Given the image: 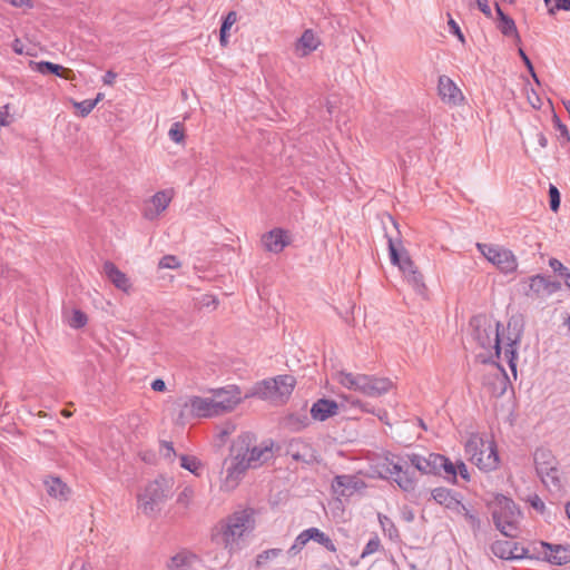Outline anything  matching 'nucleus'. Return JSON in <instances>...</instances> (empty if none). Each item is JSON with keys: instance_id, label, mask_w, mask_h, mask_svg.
<instances>
[{"instance_id": "1", "label": "nucleus", "mask_w": 570, "mask_h": 570, "mask_svg": "<svg viewBox=\"0 0 570 570\" xmlns=\"http://www.w3.org/2000/svg\"><path fill=\"white\" fill-rule=\"evenodd\" d=\"M281 446L272 439L263 440L257 444V436L253 432H243L230 443L229 454L224 460L225 478L223 487L234 490L249 469H258L273 461Z\"/></svg>"}, {"instance_id": "2", "label": "nucleus", "mask_w": 570, "mask_h": 570, "mask_svg": "<svg viewBox=\"0 0 570 570\" xmlns=\"http://www.w3.org/2000/svg\"><path fill=\"white\" fill-rule=\"evenodd\" d=\"M254 525L253 509L235 511L219 520L212 529V541L232 552L239 548V540L246 532H250Z\"/></svg>"}, {"instance_id": "3", "label": "nucleus", "mask_w": 570, "mask_h": 570, "mask_svg": "<svg viewBox=\"0 0 570 570\" xmlns=\"http://www.w3.org/2000/svg\"><path fill=\"white\" fill-rule=\"evenodd\" d=\"M470 326L478 345L483 350L493 351L489 356L500 360L502 353L500 328L502 324L485 314H478L471 317Z\"/></svg>"}, {"instance_id": "4", "label": "nucleus", "mask_w": 570, "mask_h": 570, "mask_svg": "<svg viewBox=\"0 0 570 570\" xmlns=\"http://www.w3.org/2000/svg\"><path fill=\"white\" fill-rule=\"evenodd\" d=\"M492 519L495 528L508 538H517L520 530L522 512L515 502L503 494L494 498Z\"/></svg>"}, {"instance_id": "5", "label": "nucleus", "mask_w": 570, "mask_h": 570, "mask_svg": "<svg viewBox=\"0 0 570 570\" xmlns=\"http://www.w3.org/2000/svg\"><path fill=\"white\" fill-rule=\"evenodd\" d=\"M386 238L391 263L400 268L416 293L424 294L426 291L424 277L415 267L407 250L403 247L402 240L397 239L396 243L395 239L389 235H386Z\"/></svg>"}, {"instance_id": "6", "label": "nucleus", "mask_w": 570, "mask_h": 570, "mask_svg": "<svg viewBox=\"0 0 570 570\" xmlns=\"http://www.w3.org/2000/svg\"><path fill=\"white\" fill-rule=\"evenodd\" d=\"M174 480L164 475L157 476L149 482L144 493L138 494L139 508L146 515L158 513L161 505L170 498L173 492Z\"/></svg>"}, {"instance_id": "7", "label": "nucleus", "mask_w": 570, "mask_h": 570, "mask_svg": "<svg viewBox=\"0 0 570 570\" xmlns=\"http://www.w3.org/2000/svg\"><path fill=\"white\" fill-rule=\"evenodd\" d=\"M465 453L470 460L482 471H493L499 466V454L494 442L482 439H470L465 443Z\"/></svg>"}, {"instance_id": "8", "label": "nucleus", "mask_w": 570, "mask_h": 570, "mask_svg": "<svg viewBox=\"0 0 570 570\" xmlns=\"http://www.w3.org/2000/svg\"><path fill=\"white\" fill-rule=\"evenodd\" d=\"M478 248L502 273L509 274L517 271L518 263L512 250L485 244H478Z\"/></svg>"}, {"instance_id": "9", "label": "nucleus", "mask_w": 570, "mask_h": 570, "mask_svg": "<svg viewBox=\"0 0 570 570\" xmlns=\"http://www.w3.org/2000/svg\"><path fill=\"white\" fill-rule=\"evenodd\" d=\"M476 358L482 364H492L497 366L499 373L484 377L483 384L488 387L492 395L497 397L502 396L505 393L509 384V377L504 367L498 362L499 360H494L492 356L479 354Z\"/></svg>"}, {"instance_id": "10", "label": "nucleus", "mask_w": 570, "mask_h": 570, "mask_svg": "<svg viewBox=\"0 0 570 570\" xmlns=\"http://www.w3.org/2000/svg\"><path fill=\"white\" fill-rule=\"evenodd\" d=\"M214 406L218 415L233 411L242 401V392L236 385L213 390Z\"/></svg>"}, {"instance_id": "11", "label": "nucleus", "mask_w": 570, "mask_h": 570, "mask_svg": "<svg viewBox=\"0 0 570 570\" xmlns=\"http://www.w3.org/2000/svg\"><path fill=\"white\" fill-rule=\"evenodd\" d=\"M286 454L296 462H303L307 465L318 464L321 462L320 454L314 446L302 440L292 439L286 449Z\"/></svg>"}, {"instance_id": "12", "label": "nucleus", "mask_w": 570, "mask_h": 570, "mask_svg": "<svg viewBox=\"0 0 570 570\" xmlns=\"http://www.w3.org/2000/svg\"><path fill=\"white\" fill-rule=\"evenodd\" d=\"M533 462L538 476L544 485H548L544 473H548V471H553L552 473L556 472V468L559 465L556 455L550 449L538 448L533 453Z\"/></svg>"}, {"instance_id": "13", "label": "nucleus", "mask_w": 570, "mask_h": 570, "mask_svg": "<svg viewBox=\"0 0 570 570\" xmlns=\"http://www.w3.org/2000/svg\"><path fill=\"white\" fill-rule=\"evenodd\" d=\"M543 559L556 566H563L570 562V546L553 544L544 541L539 542Z\"/></svg>"}, {"instance_id": "14", "label": "nucleus", "mask_w": 570, "mask_h": 570, "mask_svg": "<svg viewBox=\"0 0 570 570\" xmlns=\"http://www.w3.org/2000/svg\"><path fill=\"white\" fill-rule=\"evenodd\" d=\"M438 94L441 100L449 105L458 106L464 100V96L460 88L445 75L439 77Z\"/></svg>"}, {"instance_id": "15", "label": "nucleus", "mask_w": 570, "mask_h": 570, "mask_svg": "<svg viewBox=\"0 0 570 570\" xmlns=\"http://www.w3.org/2000/svg\"><path fill=\"white\" fill-rule=\"evenodd\" d=\"M262 243L266 250L278 254L291 244V236L288 230L276 227L262 236Z\"/></svg>"}, {"instance_id": "16", "label": "nucleus", "mask_w": 570, "mask_h": 570, "mask_svg": "<svg viewBox=\"0 0 570 570\" xmlns=\"http://www.w3.org/2000/svg\"><path fill=\"white\" fill-rule=\"evenodd\" d=\"M438 456L439 453H429L428 456L417 453H405V461L421 474L435 475Z\"/></svg>"}, {"instance_id": "17", "label": "nucleus", "mask_w": 570, "mask_h": 570, "mask_svg": "<svg viewBox=\"0 0 570 570\" xmlns=\"http://www.w3.org/2000/svg\"><path fill=\"white\" fill-rule=\"evenodd\" d=\"M102 273L116 288L125 293L130 292L132 285L129 277L115 263L106 261L102 265Z\"/></svg>"}, {"instance_id": "18", "label": "nucleus", "mask_w": 570, "mask_h": 570, "mask_svg": "<svg viewBox=\"0 0 570 570\" xmlns=\"http://www.w3.org/2000/svg\"><path fill=\"white\" fill-rule=\"evenodd\" d=\"M524 330L523 318L521 315H512L508 323L505 332L501 333V344L520 345Z\"/></svg>"}, {"instance_id": "19", "label": "nucleus", "mask_w": 570, "mask_h": 570, "mask_svg": "<svg viewBox=\"0 0 570 570\" xmlns=\"http://www.w3.org/2000/svg\"><path fill=\"white\" fill-rule=\"evenodd\" d=\"M184 406H189L191 415L196 417L219 416L212 397L191 396Z\"/></svg>"}, {"instance_id": "20", "label": "nucleus", "mask_w": 570, "mask_h": 570, "mask_svg": "<svg viewBox=\"0 0 570 570\" xmlns=\"http://www.w3.org/2000/svg\"><path fill=\"white\" fill-rule=\"evenodd\" d=\"M392 387L393 383L390 379L367 375V380L361 384L360 392L367 396L376 397L386 394Z\"/></svg>"}, {"instance_id": "21", "label": "nucleus", "mask_w": 570, "mask_h": 570, "mask_svg": "<svg viewBox=\"0 0 570 570\" xmlns=\"http://www.w3.org/2000/svg\"><path fill=\"white\" fill-rule=\"evenodd\" d=\"M29 66L32 70L41 73V75H55L57 77L72 80L75 79V72L73 70L69 68H65L61 65H57L50 61H33L31 60L29 62Z\"/></svg>"}, {"instance_id": "22", "label": "nucleus", "mask_w": 570, "mask_h": 570, "mask_svg": "<svg viewBox=\"0 0 570 570\" xmlns=\"http://www.w3.org/2000/svg\"><path fill=\"white\" fill-rule=\"evenodd\" d=\"M338 412V404L334 400L318 399L313 403L309 413L311 417L315 421H326L327 419L336 415Z\"/></svg>"}, {"instance_id": "23", "label": "nucleus", "mask_w": 570, "mask_h": 570, "mask_svg": "<svg viewBox=\"0 0 570 570\" xmlns=\"http://www.w3.org/2000/svg\"><path fill=\"white\" fill-rule=\"evenodd\" d=\"M494 9L498 16V29L505 37H513L517 45L521 43V37L517 29L514 20L503 12L498 2L494 3Z\"/></svg>"}, {"instance_id": "24", "label": "nucleus", "mask_w": 570, "mask_h": 570, "mask_svg": "<svg viewBox=\"0 0 570 570\" xmlns=\"http://www.w3.org/2000/svg\"><path fill=\"white\" fill-rule=\"evenodd\" d=\"M321 45L320 38L312 29H306L295 42V52L299 57H306L315 51Z\"/></svg>"}, {"instance_id": "25", "label": "nucleus", "mask_w": 570, "mask_h": 570, "mask_svg": "<svg viewBox=\"0 0 570 570\" xmlns=\"http://www.w3.org/2000/svg\"><path fill=\"white\" fill-rule=\"evenodd\" d=\"M431 495L438 504L451 511L459 507V501L461 499V494L459 492L444 487L433 489L431 491Z\"/></svg>"}, {"instance_id": "26", "label": "nucleus", "mask_w": 570, "mask_h": 570, "mask_svg": "<svg viewBox=\"0 0 570 570\" xmlns=\"http://www.w3.org/2000/svg\"><path fill=\"white\" fill-rule=\"evenodd\" d=\"M296 384L293 375L284 374L273 379V387L276 392V402H285L292 394Z\"/></svg>"}, {"instance_id": "27", "label": "nucleus", "mask_w": 570, "mask_h": 570, "mask_svg": "<svg viewBox=\"0 0 570 570\" xmlns=\"http://www.w3.org/2000/svg\"><path fill=\"white\" fill-rule=\"evenodd\" d=\"M332 489L341 497H350L357 489V479L354 475H336L332 481Z\"/></svg>"}, {"instance_id": "28", "label": "nucleus", "mask_w": 570, "mask_h": 570, "mask_svg": "<svg viewBox=\"0 0 570 570\" xmlns=\"http://www.w3.org/2000/svg\"><path fill=\"white\" fill-rule=\"evenodd\" d=\"M48 494L55 499L68 500L70 488L58 476H48L45 481Z\"/></svg>"}, {"instance_id": "29", "label": "nucleus", "mask_w": 570, "mask_h": 570, "mask_svg": "<svg viewBox=\"0 0 570 570\" xmlns=\"http://www.w3.org/2000/svg\"><path fill=\"white\" fill-rule=\"evenodd\" d=\"M283 424L293 432H299L311 424V417L305 409L299 412H293L284 416Z\"/></svg>"}, {"instance_id": "30", "label": "nucleus", "mask_w": 570, "mask_h": 570, "mask_svg": "<svg viewBox=\"0 0 570 570\" xmlns=\"http://www.w3.org/2000/svg\"><path fill=\"white\" fill-rule=\"evenodd\" d=\"M416 470L411 464H406L403 468V472L399 476H394V482L404 492H414L417 487Z\"/></svg>"}, {"instance_id": "31", "label": "nucleus", "mask_w": 570, "mask_h": 570, "mask_svg": "<svg viewBox=\"0 0 570 570\" xmlns=\"http://www.w3.org/2000/svg\"><path fill=\"white\" fill-rule=\"evenodd\" d=\"M436 476H442L453 484L456 483V465L445 455L440 454L438 456Z\"/></svg>"}, {"instance_id": "32", "label": "nucleus", "mask_w": 570, "mask_h": 570, "mask_svg": "<svg viewBox=\"0 0 570 570\" xmlns=\"http://www.w3.org/2000/svg\"><path fill=\"white\" fill-rule=\"evenodd\" d=\"M547 277L540 274L528 278V288L524 295L531 298H541L546 295Z\"/></svg>"}, {"instance_id": "33", "label": "nucleus", "mask_w": 570, "mask_h": 570, "mask_svg": "<svg viewBox=\"0 0 570 570\" xmlns=\"http://www.w3.org/2000/svg\"><path fill=\"white\" fill-rule=\"evenodd\" d=\"M338 382L348 390L361 391V384L367 380L366 374H353L350 372H340Z\"/></svg>"}, {"instance_id": "34", "label": "nucleus", "mask_w": 570, "mask_h": 570, "mask_svg": "<svg viewBox=\"0 0 570 570\" xmlns=\"http://www.w3.org/2000/svg\"><path fill=\"white\" fill-rule=\"evenodd\" d=\"M338 382L348 390L361 391V384L367 380L366 374H353L350 372H340Z\"/></svg>"}, {"instance_id": "35", "label": "nucleus", "mask_w": 570, "mask_h": 570, "mask_svg": "<svg viewBox=\"0 0 570 570\" xmlns=\"http://www.w3.org/2000/svg\"><path fill=\"white\" fill-rule=\"evenodd\" d=\"M170 200H171V196L168 194V190L157 191L151 197V203L156 210L154 214H149L148 212H145V216L149 219H153L155 216H157L158 214H160L168 207Z\"/></svg>"}, {"instance_id": "36", "label": "nucleus", "mask_w": 570, "mask_h": 570, "mask_svg": "<svg viewBox=\"0 0 570 570\" xmlns=\"http://www.w3.org/2000/svg\"><path fill=\"white\" fill-rule=\"evenodd\" d=\"M196 558L195 554L179 552L171 557L167 563L168 570H189L191 561Z\"/></svg>"}, {"instance_id": "37", "label": "nucleus", "mask_w": 570, "mask_h": 570, "mask_svg": "<svg viewBox=\"0 0 570 570\" xmlns=\"http://www.w3.org/2000/svg\"><path fill=\"white\" fill-rule=\"evenodd\" d=\"M377 518L384 534L393 542L401 541L400 532L392 519L382 513H379Z\"/></svg>"}, {"instance_id": "38", "label": "nucleus", "mask_w": 570, "mask_h": 570, "mask_svg": "<svg viewBox=\"0 0 570 570\" xmlns=\"http://www.w3.org/2000/svg\"><path fill=\"white\" fill-rule=\"evenodd\" d=\"M253 394L259 396L261 399L276 402V392L273 387V379L258 382L254 387Z\"/></svg>"}, {"instance_id": "39", "label": "nucleus", "mask_w": 570, "mask_h": 570, "mask_svg": "<svg viewBox=\"0 0 570 570\" xmlns=\"http://www.w3.org/2000/svg\"><path fill=\"white\" fill-rule=\"evenodd\" d=\"M512 542L508 540H497L491 544L492 553L502 560H512L513 550Z\"/></svg>"}, {"instance_id": "40", "label": "nucleus", "mask_w": 570, "mask_h": 570, "mask_svg": "<svg viewBox=\"0 0 570 570\" xmlns=\"http://www.w3.org/2000/svg\"><path fill=\"white\" fill-rule=\"evenodd\" d=\"M309 539L323 546L330 552H336L337 548L333 540L318 528H309Z\"/></svg>"}, {"instance_id": "41", "label": "nucleus", "mask_w": 570, "mask_h": 570, "mask_svg": "<svg viewBox=\"0 0 570 570\" xmlns=\"http://www.w3.org/2000/svg\"><path fill=\"white\" fill-rule=\"evenodd\" d=\"M386 472L392 476H399L403 472V468L407 464L405 461V454L393 455L392 459L386 458Z\"/></svg>"}, {"instance_id": "42", "label": "nucleus", "mask_w": 570, "mask_h": 570, "mask_svg": "<svg viewBox=\"0 0 570 570\" xmlns=\"http://www.w3.org/2000/svg\"><path fill=\"white\" fill-rule=\"evenodd\" d=\"M549 266L557 275L564 279L566 286L570 289V269L553 257L549 259Z\"/></svg>"}, {"instance_id": "43", "label": "nucleus", "mask_w": 570, "mask_h": 570, "mask_svg": "<svg viewBox=\"0 0 570 570\" xmlns=\"http://www.w3.org/2000/svg\"><path fill=\"white\" fill-rule=\"evenodd\" d=\"M309 528L302 531L294 540V543L292 544V547L288 549V554L291 556H296L298 552H301L303 550V548L307 544L308 541H311L309 539Z\"/></svg>"}, {"instance_id": "44", "label": "nucleus", "mask_w": 570, "mask_h": 570, "mask_svg": "<svg viewBox=\"0 0 570 570\" xmlns=\"http://www.w3.org/2000/svg\"><path fill=\"white\" fill-rule=\"evenodd\" d=\"M552 122L554 125V128L560 132L559 139L561 141V145L564 146L570 142V134L568 130V127L560 120L559 116L553 112L552 115Z\"/></svg>"}, {"instance_id": "45", "label": "nucleus", "mask_w": 570, "mask_h": 570, "mask_svg": "<svg viewBox=\"0 0 570 570\" xmlns=\"http://www.w3.org/2000/svg\"><path fill=\"white\" fill-rule=\"evenodd\" d=\"M180 466L194 474H198V470L202 466L200 461L196 456L180 455Z\"/></svg>"}, {"instance_id": "46", "label": "nucleus", "mask_w": 570, "mask_h": 570, "mask_svg": "<svg viewBox=\"0 0 570 570\" xmlns=\"http://www.w3.org/2000/svg\"><path fill=\"white\" fill-rule=\"evenodd\" d=\"M518 346L519 345H505L504 347V356L514 375L517 374Z\"/></svg>"}, {"instance_id": "47", "label": "nucleus", "mask_w": 570, "mask_h": 570, "mask_svg": "<svg viewBox=\"0 0 570 570\" xmlns=\"http://www.w3.org/2000/svg\"><path fill=\"white\" fill-rule=\"evenodd\" d=\"M88 322L87 314L80 309H73L72 315L69 318V325L72 328H82Z\"/></svg>"}, {"instance_id": "48", "label": "nucleus", "mask_w": 570, "mask_h": 570, "mask_svg": "<svg viewBox=\"0 0 570 570\" xmlns=\"http://www.w3.org/2000/svg\"><path fill=\"white\" fill-rule=\"evenodd\" d=\"M168 136L173 141L177 142V144L184 142V140H185L184 125L179 121L174 122L169 129Z\"/></svg>"}, {"instance_id": "49", "label": "nucleus", "mask_w": 570, "mask_h": 570, "mask_svg": "<svg viewBox=\"0 0 570 570\" xmlns=\"http://www.w3.org/2000/svg\"><path fill=\"white\" fill-rule=\"evenodd\" d=\"M281 553H282V549L274 548V549L264 550L256 557V566L257 567L265 566L268 562V560L277 558L278 556H281Z\"/></svg>"}, {"instance_id": "50", "label": "nucleus", "mask_w": 570, "mask_h": 570, "mask_svg": "<svg viewBox=\"0 0 570 570\" xmlns=\"http://www.w3.org/2000/svg\"><path fill=\"white\" fill-rule=\"evenodd\" d=\"M73 106L79 110L81 117H87L97 106V99H86L79 102L75 101Z\"/></svg>"}, {"instance_id": "51", "label": "nucleus", "mask_w": 570, "mask_h": 570, "mask_svg": "<svg viewBox=\"0 0 570 570\" xmlns=\"http://www.w3.org/2000/svg\"><path fill=\"white\" fill-rule=\"evenodd\" d=\"M464 519L472 529L473 533L476 535L478 532L481 530V519L479 512L472 509L470 512L465 513Z\"/></svg>"}, {"instance_id": "52", "label": "nucleus", "mask_w": 570, "mask_h": 570, "mask_svg": "<svg viewBox=\"0 0 570 570\" xmlns=\"http://www.w3.org/2000/svg\"><path fill=\"white\" fill-rule=\"evenodd\" d=\"M511 550H513L512 560L533 559L534 556L530 552L529 548L520 546L518 542H512Z\"/></svg>"}, {"instance_id": "53", "label": "nucleus", "mask_w": 570, "mask_h": 570, "mask_svg": "<svg viewBox=\"0 0 570 570\" xmlns=\"http://www.w3.org/2000/svg\"><path fill=\"white\" fill-rule=\"evenodd\" d=\"M561 196L559 189L554 185L549 187V205L550 209L557 213L560 208Z\"/></svg>"}, {"instance_id": "54", "label": "nucleus", "mask_w": 570, "mask_h": 570, "mask_svg": "<svg viewBox=\"0 0 570 570\" xmlns=\"http://www.w3.org/2000/svg\"><path fill=\"white\" fill-rule=\"evenodd\" d=\"M518 53H519L521 60L523 61L524 66L527 67L529 73L531 75L532 79L538 85H540V80H539V77H538V75H537V72L534 70L533 63L531 62V60L528 57V55L525 53V51L522 48H519Z\"/></svg>"}, {"instance_id": "55", "label": "nucleus", "mask_w": 570, "mask_h": 570, "mask_svg": "<svg viewBox=\"0 0 570 570\" xmlns=\"http://www.w3.org/2000/svg\"><path fill=\"white\" fill-rule=\"evenodd\" d=\"M380 548H381V541H380L379 537L375 535L367 541L366 546L364 547V549L362 551L361 558L364 559L365 557L379 551Z\"/></svg>"}, {"instance_id": "56", "label": "nucleus", "mask_w": 570, "mask_h": 570, "mask_svg": "<svg viewBox=\"0 0 570 570\" xmlns=\"http://www.w3.org/2000/svg\"><path fill=\"white\" fill-rule=\"evenodd\" d=\"M553 471H548V473H544V479H547L548 481V485L549 487L550 484L557 490H561L562 489V483H561V479L559 476V469L558 466L556 468V472L552 473Z\"/></svg>"}, {"instance_id": "57", "label": "nucleus", "mask_w": 570, "mask_h": 570, "mask_svg": "<svg viewBox=\"0 0 570 570\" xmlns=\"http://www.w3.org/2000/svg\"><path fill=\"white\" fill-rule=\"evenodd\" d=\"M193 498L194 489L190 487H185L184 490L178 494L177 503L184 507H188Z\"/></svg>"}, {"instance_id": "58", "label": "nucleus", "mask_w": 570, "mask_h": 570, "mask_svg": "<svg viewBox=\"0 0 570 570\" xmlns=\"http://www.w3.org/2000/svg\"><path fill=\"white\" fill-rule=\"evenodd\" d=\"M160 268H177L180 266L178 258L174 255H166L159 261Z\"/></svg>"}, {"instance_id": "59", "label": "nucleus", "mask_w": 570, "mask_h": 570, "mask_svg": "<svg viewBox=\"0 0 570 570\" xmlns=\"http://www.w3.org/2000/svg\"><path fill=\"white\" fill-rule=\"evenodd\" d=\"M527 502H529V504L539 513H544L546 504L538 494L534 493L532 495H529Z\"/></svg>"}, {"instance_id": "60", "label": "nucleus", "mask_w": 570, "mask_h": 570, "mask_svg": "<svg viewBox=\"0 0 570 570\" xmlns=\"http://www.w3.org/2000/svg\"><path fill=\"white\" fill-rule=\"evenodd\" d=\"M237 21V13L235 11H229L222 20L220 29L223 32L230 30L232 26Z\"/></svg>"}, {"instance_id": "61", "label": "nucleus", "mask_w": 570, "mask_h": 570, "mask_svg": "<svg viewBox=\"0 0 570 570\" xmlns=\"http://www.w3.org/2000/svg\"><path fill=\"white\" fill-rule=\"evenodd\" d=\"M449 17H451V16L449 14ZM448 24L450 28V32L453 33L462 43H464L465 37H464L463 32L461 31L459 24L452 18L449 19Z\"/></svg>"}, {"instance_id": "62", "label": "nucleus", "mask_w": 570, "mask_h": 570, "mask_svg": "<svg viewBox=\"0 0 570 570\" xmlns=\"http://www.w3.org/2000/svg\"><path fill=\"white\" fill-rule=\"evenodd\" d=\"M557 10L570 11V0H556L553 7H549V14H554Z\"/></svg>"}, {"instance_id": "63", "label": "nucleus", "mask_w": 570, "mask_h": 570, "mask_svg": "<svg viewBox=\"0 0 570 570\" xmlns=\"http://www.w3.org/2000/svg\"><path fill=\"white\" fill-rule=\"evenodd\" d=\"M160 448H161V451L165 450V452H164V456L165 458L171 459V458H174L176 455L173 442L161 441L160 442Z\"/></svg>"}, {"instance_id": "64", "label": "nucleus", "mask_w": 570, "mask_h": 570, "mask_svg": "<svg viewBox=\"0 0 570 570\" xmlns=\"http://www.w3.org/2000/svg\"><path fill=\"white\" fill-rule=\"evenodd\" d=\"M460 475L465 482H470L471 475L464 462L459 461L456 464V475Z\"/></svg>"}]
</instances>
